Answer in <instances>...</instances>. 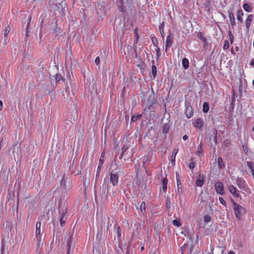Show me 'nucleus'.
Segmentation results:
<instances>
[{"mask_svg": "<svg viewBox=\"0 0 254 254\" xmlns=\"http://www.w3.org/2000/svg\"><path fill=\"white\" fill-rule=\"evenodd\" d=\"M232 202L235 214L237 218L240 219L242 216V213H245V209L243 206L238 204L234 200H232Z\"/></svg>", "mask_w": 254, "mask_h": 254, "instance_id": "obj_1", "label": "nucleus"}, {"mask_svg": "<svg viewBox=\"0 0 254 254\" xmlns=\"http://www.w3.org/2000/svg\"><path fill=\"white\" fill-rule=\"evenodd\" d=\"M117 5L120 11L125 12L129 7L130 2L128 0H117Z\"/></svg>", "mask_w": 254, "mask_h": 254, "instance_id": "obj_2", "label": "nucleus"}, {"mask_svg": "<svg viewBox=\"0 0 254 254\" xmlns=\"http://www.w3.org/2000/svg\"><path fill=\"white\" fill-rule=\"evenodd\" d=\"M104 155H105V153L103 152H102V153L101 155L99 161L98 166V168H97V170L96 174V179H95L96 182L97 181L98 177L100 175L101 167L103 163V158H104Z\"/></svg>", "mask_w": 254, "mask_h": 254, "instance_id": "obj_3", "label": "nucleus"}, {"mask_svg": "<svg viewBox=\"0 0 254 254\" xmlns=\"http://www.w3.org/2000/svg\"><path fill=\"white\" fill-rule=\"evenodd\" d=\"M215 189L216 192L221 194L223 195L224 194L223 184L221 182H217L215 184Z\"/></svg>", "mask_w": 254, "mask_h": 254, "instance_id": "obj_4", "label": "nucleus"}, {"mask_svg": "<svg viewBox=\"0 0 254 254\" xmlns=\"http://www.w3.org/2000/svg\"><path fill=\"white\" fill-rule=\"evenodd\" d=\"M110 180L113 186H116L118 183L119 175L117 173H110Z\"/></svg>", "mask_w": 254, "mask_h": 254, "instance_id": "obj_5", "label": "nucleus"}, {"mask_svg": "<svg viewBox=\"0 0 254 254\" xmlns=\"http://www.w3.org/2000/svg\"><path fill=\"white\" fill-rule=\"evenodd\" d=\"M66 195L65 192L61 193L60 199L58 201L59 207L62 208L64 206L65 207V202L66 198Z\"/></svg>", "mask_w": 254, "mask_h": 254, "instance_id": "obj_6", "label": "nucleus"}, {"mask_svg": "<svg viewBox=\"0 0 254 254\" xmlns=\"http://www.w3.org/2000/svg\"><path fill=\"white\" fill-rule=\"evenodd\" d=\"M173 36L172 34H169L166 39V51L167 50V48L171 47L172 43H173Z\"/></svg>", "mask_w": 254, "mask_h": 254, "instance_id": "obj_7", "label": "nucleus"}, {"mask_svg": "<svg viewBox=\"0 0 254 254\" xmlns=\"http://www.w3.org/2000/svg\"><path fill=\"white\" fill-rule=\"evenodd\" d=\"M229 190L234 196L236 197H239L240 196V194L237 192L238 190L237 188L233 186H230L229 187Z\"/></svg>", "mask_w": 254, "mask_h": 254, "instance_id": "obj_8", "label": "nucleus"}, {"mask_svg": "<svg viewBox=\"0 0 254 254\" xmlns=\"http://www.w3.org/2000/svg\"><path fill=\"white\" fill-rule=\"evenodd\" d=\"M204 184V175L201 174L198 175V178L196 180V184L197 186L201 187Z\"/></svg>", "mask_w": 254, "mask_h": 254, "instance_id": "obj_9", "label": "nucleus"}, {"mask_svg": "<svg viewBox=\"0 0 254 254\" xmlns=\"http://www.w3.org/2000/svg\"><path fill=\"white\" fill-rule=\"evenodd\" d=\"M66 212L67 208L66 207L63 206V207L62 208L59 207V213L60 216V218H62L63 219H64V217Z\"/></svg>", "mask_w": 254, "mask_h": 254, "instance_id": "obj_10", "label": "nucleus"}, {"mask_svg": "<svg viewBox=\"0 0 254 254\" xmlns=\"http://www.w3.org/2000/svg\"><path fill=\"white\" fill-rule=\"evenodd\" d=\"M41 222L38 221L36 223V234L37 236V239L38 240H40L41 238L40 233H41V230H40V227H41Z\"/></svg>", "mask_w": 254, "mask_h": 254, "instance_id": "obj_11", "label": "nucleus"}, {"mask_svg": "<svg viewBox=\"0 0 254 254\" xmlns=\"http://www.w3.org/2000/svg\"><path fill=\"white\" fill-rule=\"evenodd\" d=\"M253 15L252 14H250V15H248V16L246 19V27L247 29H249L251 24V22L253 20Z\"/></svg>", "mask_w": 254, "mask_h": 254, "instance_id": "obj_12", "label": "nucleus"}, {"mask_svg": "<svg viewBox=\"0 0 254 254\" xmlns=\"http://www.w3.org/2000/svg\"><path fill=\"white\" fill-rule=\"evenodd\" d=\"M185 114L188 118H191L193 115V112L191 107L187 106L186 107Z\"/></svg>", "mask_w": 254, "mask_h": 254, "instance_id": "obj_13", "label": "nucleus"}, {"mask_svg": "<svg viewBox=\"0 0 254 254\" xmlns=\"http://www.w3.org/2000/svg\"><path fill=\"white\" fill-rule=\"evenodd\" d=\"M170 125L169 123H165L162 127V133L164 134L167 133L170 130Z\"/></svg>", "mask_w": 254, "mask_h": 254, "instance_id": "obj_14", "label": "nucleus"}, {"mask_svg": "<svg viewBox=\"0 0 254 254\" xmlns=\"http://www.w3.org/2000/svg\"><path fill=\"white\" fill-rule=\"evenodd\" d=\"M217 163L219 169H223L225 167V163L221 157H220L218 158Z\"/></svg>", "mask_w": 254, "mask_h": 254, "instance_id": "obj_15", "label": "nucleus"}, {"mask_svg": "<svg viewBox=\"0 0 254 254\" xmlns=\"http://www.w3.org/2000/svg\"><path fill=\"white\" fill-rule=\"evenodd\" d=\"M243 15H244V13H243L242 10L240 9V10H238L237 18L238 20H239L240 22H242L243 21V19L242 18V16H243Z\"/></svg>", "mask_w": 254, "mask_h": 254, "instance_id": "obj_16", "label": "nucleus"}, {"mask_svg": "<svg viewBox=\"0 0 254 254\" xmlns=\"http://www.w3.org/2000/svg\"><path fill=\"white\" fill-rule=\"evenodd\" d=\"M178 152V150L177 149H175L174 150L172 157H171V163L173 165H175V158L176 155L177 154Z\"/></svg>", "mask_w": 254, "mask_h": 254, "instance_id": "obj_17", "label": "nucleus"}, {"mask_svg": "<svg viewBox=\"0 0 254 254\" xmlns=\"http://www.w3.org/2000/svg\"><path fill=\"white\" fill-rule=\"evenodd\" d=\"M182 64L185 69H187L189 66V62L188 59L184 58L182 60Z\"/></svg>", "mask_w": 254, "mask_h": 254, "instance_id": "obj_18", "label": "nucleus"}, {"mask_svg": "<svg viewBox=\"0 0 254 254\" xmlns=\"http://www.w3.org/2000/svg\"><path fill=\"white\" fill-rule=\"evenodd\" d=\"M167 182H168L167 179H166L165 178L163 179L162 182V190H163V191L165 192H166V191H167Z\"/></svg>", "mask_w": 254, "mask_h": 254, "instance_id": "obj_19", "label": "nucleus"}, {"mask_svg": "<svg viewBox=\"0 0 254 254\" xmlns=\"http://www.w3.org/2000/svg\"><path fill=\"white\" fill-rule=\"evenodd\" d=\"M203 126V122L200 119H198L196 120L195 123V127L198 128H200Z\"/></svg>", "mask_w": 254, "mask_h": 254, "instance_id": "obj_20", "label": "nucleus"}, {"mask_svg": "<svg viewBox=\"0 0 254 254\" xmlns=\"http://www.w3.org/2000/svg\"><path fill=\"white\" fill-rule=\"evenodd\" d=\"M228 12L229 13V18L231 21V24L232 25L234 26L236 24L234 15L233 13L230 12L229 11Z\"/></svg>", "mask_w": 254, "mask_h": 254, "instance_id": "obj_21", "label": "nucleus"}, {"mask_svg": "<svg viewBox=\"0 0 254 254\" xmlns=\"http://www.w3.org/2000/svg\"><path fill=\"white\" fill-rule=\"evenodd\" d=\"M31 16H29L28 18V22H27V24L26 27L25 36H26V37H28L29 36L28 28H29V24H30V21H31Z\"/></svg>", "mask_w": 254, "mask_h": 254, "instance_id": "obj_22", "label": "nucleus"}, {"mask_svg": "<svg viewBox=\"0 0 254 254\" xmlns=\"http://www.w3.org/2000/svg\"><path fill=\"white\" fill-rule=\"evenodd\" d=\"M209 109V103L207 102H204L203 104L202 111L204 113H207Z\"/></svg>", "mask_w": 254, "mask_h": 254, "instance_id": "obj_23", "label": "nucleus"}, {"mask_svg": "<svg viewBox=\"0 0 254 254\" xmlns=\"http://www.w3.org/2000/svg\"><path fill=\"white\" fill-rule=\"evenodd\" d=\"M243 8L247 12H251L252 10V7L248 3H245L243 4Z\"/></svg>", "mask_w": 254, "mask_h": 254, "instance_id": "obj_24", "label": "nucleus"}, {"mask_svg": "<svg viewBox=\"0 0 254 254\" xmlns=\"http://www.w3.org/2000/svg\"><path fill=\"white\" fill-rule=\"evenodd\" d=\"M171 204H172V202L171 201L170 198H169L168 197H167L166 200V208L168 210L170 208Z\"/></svg>", "mask_w": 254, "mask_h": 254, "instance_id": "obj_25", "label": "nucleus"}, {"mask_svg": "<svg viewBox=\"0 0 254 254\" xmlns=\"http://www.w3.org/2000/svg\"><path fill=\"white\" fill-rule=\"evenodd\" d=\"M11 149H12L14 156H15V153H16L18 155V151H19V147L18 146L14 145L13 146L12 148H11Z\"/></svg>", "mask_w": 254, "mask_h": 254, "instance_id": "obj_26", "label": "nucleus"}, {"mask_svg": "<svg viewBox=\"0 0 254 254\" xmlns=\"http://www.w3.org/2000/svg\"><path fill=\"white\" fill-rule=\"evenodd\" d=\"M55 79H56L57 82H59L61 80H64V78L63 77V76H62V75L61 74H59V73H57L56 75Z\"/></svg>", "mask_w": 254, "mask_h": 254, "instance_id": "obj_27", "label": "nucleus"}, {"mask_svg": "<svg viewBox=\"0 0 254 254\" xmlns=\"http://www.w3.org/2000/svg\"><path fill=\"white\" fill-rule=\"evenodd\" d=\"M149 101L150 103V106H152L153 104L156 103V100L154 99V94L152 96L151 95L150 96L149 99Z\"/></svg>", "mask_w": 254, "mask_h": 254, "instance_id": "obj_28", "label": "nucleus"}, {"mask_svg": "<svg viewBox=\"0 0 254 254\" xmlns=\"http://www.w3.org/2000/svg\"><path fill=\"white\" fill-rule=\"evenodd\" d=\"M202 151V143L201 142L198 146L197 150L196 152V155L199 156V154L201 153Z\"/></svg>", "mask_w": 254, "mask_h": 254, "instance_id": "obj_29", "label": "nucleus"}, {"mask_svg": "<svg viewBox=\"0 0 254 254\" xmlns=\"http://www.w3.org/2000/svg\"><path fill=\"white\" fill-rule=\"evenodd\" d=\"M141 115L140 114L137 115V116H133L131 117V122H134L138 120L140 117Z\"/></svg>", "mask_w": 254, "mask_h": 254, "instance_id": "obj_30", "label": "nucleus"}, {"mask_svg": "<svg viewBox=\"0 0 254 254\" xmlns=\"http://www.w3.org/2000/svg\"><path fill=\"white\" fill-rule=\"evenodd\" d=\"M172 223L174 226H176L177 227H179L181 225L180 220L179 219L174 220L172 222Z\"/></svg>", "mask_w": 254, "mask_h": 254, "instance_id": "obj_31", "label": "nucleus"}, {"mask_svg": "<svg viewBox=\"0 0 254 254\" xmlns=\"http://www.w3.org/2000/svg\"><path fill=\"white\" fill-rule=\"evenodd\" d=\"M213 134L214 136H213V139L215 142V144H217V130L216 129L213 130Z\"/></svg>", "mask_w": 254, "mask_h": 254, "instance_id": "obj_32", "label": "nucleus"}, {"mask_svg": "<svg viewBox=\"0 0 254 254\" xmlns=\"http://www.w3.org/2000/svg\"><path fill=\"white\" fill-rule=\"evenodd\" d=\"M154 130V129L152 127H150V128L148 129L147 132L146 133L145 136L150 137L152 136L151 133V130Z\"/></svg>", "mask_w": 254, "mask_h": 254, "instance_id": "obj_33", "label": "nucleus"}, {"mask_svg": "<svg viewBox=\"0 0 254 254\" xmlns=\"http://www.w3.org/2000/svg\"><path fill=\"white\" fill-rule=\"evenodd\" d=\"M129 145L127 144L124 145L122 148V154H125L127 150L128 149Z\"/></svg>", "mask_w": 254, "mask_h": 254, "instance_id": "obj_34", "label": "nucleus"}, {"mask_svg": "<svg viewBox=\"0 0 254 254\" xmlns=\"http://www.w3.org/2000/svg\"><path fill=\"white\" fill-rule=\"evenodd\" d=\"M72 241V236L69 237L67 242V248L70 249Z\"/></svg>", "mask_w": 254, "mask_h": 254, "instance_id": "obj_35", "label": "nucleus"}, {"mask_svg": "<svg viewBox=\"0 0 254 254\" xmlns=\"http://www.w3.org/2000/svg\"><path fill=\"white\" fill-rule=\"evenodd\" d=\"M244 183L245 181L243 179H239L237 180V185L239 188H241Z\"/></svg>", "mask_w": 254, "mask_h": 254, "instance_id": "obj_36", "label": "nucleus"}, {"mask_svg": "<svg viewBox=\"0 0 254 254\" xmlns=\"http://www.w3.org/2000/svg\"><path fill=\"white\" fill-rule=\"evenodd\" d=\"M247 165L251 170L254 169V162H247Z\"/></svg>", "mask_w": 254, "mask_h": 254, "instance_id": "obj_37", "label": "nucleus"}, {"mask_svg": "<svg viewBox=\"0 0 254 254\" xmlns=\"http://www.w3.org/2000/svg\"><path fill=\"white\" fill-rule=\"evenodd\" d=\"M140 211L142 214H143V212L145 211V203L144 202H142L140 206Z\"/></svg>", "mask_w": 254, "mask_h": 254, "instance_id": "obj_38", "label": "nucleus"}, {"mask_svg": "<svg viewBox=\"0 0 254 254\" xmlns=\"http://www.w3.org/2000/svg\"><path fill=\"white\" fill-rule=\"evenodd\" d=\"M151 40L154 46L157 47L158 44L157 39L155 37H153L151 38Z\"/></svg>", "mask_w": 254, "mask_h": 254, "instance_id": "obj_39", "label": "nucleus"}, {"mask_svg": "<svg viewBox=\"0 0 254 254\" xmlns=\"http://www.w3.org/2000/svg\"><path fill=\"white\" fill-rule=\"evenodd\" d=\"M197 37L199 39L202 40L203 42H206V39L204 37L201 32H199L197 34Z\"/></svg>", "mask_w": 254, "mask_h": 254, "instance_id": "obj_40", "label": "nucleus"}, {"mask_svg": "<svg viewBox=\"0 0 254 254\" xmlns=\"http://www.w3.org/2000/svg\"><path fill=\"white\" fill-rule=\"evenodd\" d=\"M229 37L230 38V42L231 44H232L234 42V37L231 31L228 32Z\"/></svg>", "mask_w": 254, "mask_h": 254, "instance_id": "obj_41", "label": "nucleus"}, {"mask_svg": "<svg viewBox=\"0 0 254 254\" xmlns=\"http://www.w3.org/2000/svg\"><path fill=\"white\" fill-rule=\"evenodd\" d=\"M152 73L154 77H155L157 74V69L155 65L152 66Z\"/></svg>", "mask_w": 254, "mask_h": 254, "instance_id": "obj_42", "label": "nucleus"}, {"mask_svg": "<svg viewBox=\"0 0 254 254\" xmlns=\"http://www.w3.org/2000/svg\"><path fill=\"white\" fill-rule=\"evenodd\" d=\"M176 192L178 194H182L183 192V189L181 186H177V190H176Z\"/></svg>", "mask_w": 254, "mask_h": 254, "instance_id": "obj_43", "label": "nucleus"}, {"mask_svg": "<svg viewBox=\"0 0 254 254\" xmlns=\"http://www.w3.org/2000/svg\"><path fill=\"white\" fill-rule=\"evenodd\" d=\"M115 227L117 228L118 236V237H120L121 235V230L120 227L119 226V225L116 224L115 226Z\"/></svg>", "mask_w": 254, "mask_h": 254, "instance_id": "obj_44", "label": "nucleus"}, {"mask_svg": "<svg viewBox=\"0 0 254 254\" xmlns=\"http://www.w3.org/2000/svg\"><path fill=\"white\" fill-rule=\"evenodd\" d=\"M10 27L9 26H7V27L5 28L4 31V38L7 36V34L10 32Z\"/></svg>", "mask_w": 254, "mask_h": 254, "instance_id": "obj_45", "label": "nucleus"}, {"mask_svg": "<svg viewBox=\"0 0 254 254\" xmlns=\"http://www.w3.org/2000/svg\"><path fill=\"white\" fill-rule=\"evenodd\" d=\"M229 42L228 41V40H225V43H224V44L223 45V49L224 50H227L229 48Z\"/></svg>", "mask_w": 254, "mask_h": 254, "instance_id": "obj_46", "label": "nucleus"}, {"mask_svg": "<svg viewBox=\"0 0 254 254\" xmlns=\"http://www.w3.org/2000/svg\"><path fill=\"white\" fill-rule=\"evenodd\" d=\"M211 220V217L209 215H206L204 217V221L206 223L210 222Z\"/></svg>", "mask_w": 254, "mask_h": 254, "instance_id": "obj_47", "label": "nucleus"}, {"mask_svg": "<svg viewBox=\"0 0 254 254\" xmlns=\"http://www.w3.org/2000/svg\"><path fill=\"white\" fill-rule=\"evenodd\" d=\"M187 247V244H184L182 247H181V254H184V253L185 252L186 248Z\"/></svg>", "mask_w": 254, "mask_h": 254, "instance_id": "obj_48", "label": "nucleus"}, {"mask_svg": "<svg viewBox=\"0 0 254 254\" xmlns=\"http://www.w3.org/2000/svg\"><path fill=\"white\" fill-rule=\"evenodd\" d=\"M54 31L56 34V36H57L58 35V34L60 33L61 29H60V28L57 27V25H56V27L54 29Z\"/></svg>", "mask_w": 254, "mask_h": 254, "instance_id": "obj_49", "label": "nucleus"}, {"mask_svg": "<svg viewBox=\"0 0 254 254\" xmlns=\"http://www.w3.org/2000/svg\"><path fill=\"white\" fill-rule=\"evenodd\" d=\"M164 22H163L159 26V29L160 31H162L164 30Z\"/></svg>", "mask_w": 254, "mask_h": 254, "instance_id": "obj_50", "label": "nucleus"}, {"mask_svg": "<svg viewBox=\"0 0 254 254\" xmlns=\"http://www.w3.org/2000/svg\"><path fill=\"white\" fill-rule=\"evenodd\" d=\"M102 234H101V233H97V239L99 240V241H100L102 239Z\"/></svg>", "mask_w": 254, "mask_h": 254, "instance_id": "obj_51", "label": "nucleus"}, {"mask_svg": "<svg viewBox=\"0 0 254 254\" xmlns=\"http://www.w3.org/2000/svg\"><path fill=\"white\" fill-rule=\"evenodd\" d=\"M219 200L220 202L222 204L226 206V202H225V201L224 200V199L222 197H220L219 198Z\"/></svg>", "mask_w": 254, "mask_h": 254, "instance_id": "obj_52", "label": "nucleus"}, {"mask_svg": "<svg viewBox=\"0 0 254 254\" xmlns=\"http://www.w3.org/2000/svg\"><path fill=\"white\" fill-rule=\"evenodd\" d=\"M194 166H195V163L193 162L190 163V164H189V168L190 169H193L194 168Z\"/></svg>", "mask_w": 254, "mask_h": 254, "instance_id": "obj_53", "label": "nucleus"}, {"mask_svg": "<svg viewBox=\"0 0 254 254\" xmlns=\"http://www.w3.org/2000/svg\"><path fill=\"white\" fill-rule=\"evenodd\" d=\"M156 55H157V57H159L161 55V54H160V48H157L156 49Z\"/></svg>", "mask_w": 254, "mask_h": 254, "instance_id": "obj_54", "label": "nucleus"}, {"mask_svg": "<svg viewBox=\"0 0 254 254\" xmlns=\"http://www.w3.org/2000/svg\"><path fill=\"white\" fill-rule=\"evenodd\" d=\"M60 223H61V226H63V225L65 223V220H64L62 218H61V219H60Z\"/></svg>", "mask_w": 254, "mask_h": 254, "instance_id": "obj_55", "label": "nucleus"}, {"mask_svg": "<svg viewBox=\"0 0 254 254\" xmlns=\"http://www.w3.org/2000/svg\"><path fill=\"white\" fill-rule=\"evenodd\" d=\"M95 63L96 65H98L100 63V58L99 57H97L95 60Z\"/></svg>", "mask_w": 254, "mask_h": 254, "instance_id": "obj_56", "label": "nucleus"}, {"mask_svg": "<svg viewBox=\"0 0 254 254\" xmlns=\"http://www.w3.org/2000/svg\"><path fill=\"white\" fill-rule=\"evenodd\" d=\"M73 115H74V117H73V120H72V119H70V122H72V121H75V117H76V118H77V113L76 112H74L73 113Z\"/></svg>", "mask_w": 254, "mask_h": 254, "instance_id": "obj_57", "label": "nucleus"}, {"mask_svg": "<svg viewBox=\"0 0 254 254\" xmlns=\"http://www.w3.org/2000/svg\"><path fill=\"white\" fill-rule=\"evenodd\" d=\"M64 176L63 177L62 180H61V185L64 186V187H65V181L64 180Z\"/></svg>", "mask_w": 254, "mask_h": 254, "instance_id": "obj_58", "label": "nucleus"}, {"mask_svg": "<svg viewBox=\"0 0 254 254\" xmlns=\"http://www.w3.org/2000/svg\"><path fill=\"white\" fill-rule=\"evenodd\" d=\"M177 186H182V184L181 183V181H180L179 178H177Z\"/></svg>", "mask_w": 254, "mask_h": 254, "instance_id": "obj_59", "label": "nucleus"}, {"mask_svg": "<svg viewBox=\"0 0 254 254\" xmlns=\"http://www.w3.org/2000/svg\"><path fill=\"white\" fill-rule=\"evenodd\" d=\"M102 230H103V225L101 224L100 227V229L98 231V233H101V234H102Z\"/></svg>", "mask_w": 254, "mask_h": 254, "instance_id": "obj_60", "label": "nucleus"}, {"mask_svg": "<svg viewBox=\"0 0 254 254\" xmlns=\"http://www.w3.org/2000/svg\"><path fill=\"white\" fill-rule=\"evenodd\" d=\"M194 245L192 244L190 246V254H191V252L192 251L193 249H194Z\"/></svg>", "mask_w": 254, "mask_h": 254, "instance_id": "obj_61", "label": "nucleus"}, {"mask_svg": "<svg viewBox=\"0 0 254 254\" xmlns=\"http://www.w3.org/2000/svg\"><path fill=\"white\" fill-rule=\"evenodd\" d=\"M108 220H109V222L108 223V226H107V232H108V229H109V227L112 225V224H110V218H108Z\"/></svg>", "mask_w": 254, "mask_h": 254, "instance_id": "obj_62", "label": "nucleus"}, {"mask_svg": "<svg viewBox=\"0 0 254 254\" xmlns=\"http://www.w3.org/2000/svg\"><path fill=\"white\" fill-rule=\"evenodd\" d=\"M250 64L253 66L254 67V59H252V61L250 62Z\"/></svg>", "mask_w": 254, "mask_h": 254, "instance_id": "obj_63", "label": "nucleus"}, {"mask_svg": "<svg viewBox=\"0 0 254 254\" xmlns=\"http://www.w3.org/2000/svg\"><path fill=\"white\" fill-rule=\"evenodd\" d=\"M65 91H66V92H67V94H66L67 96H68L69 88H68V87L67 86H66V87Z\"/></svg>", "mask_w": 254, "mask_h": 254, "instance_id": "obj_64", "label": "nucleus"}]
</instances>
